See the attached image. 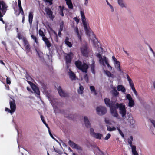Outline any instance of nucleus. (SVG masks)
I'll return each instance as SVG.
<instances>
[{
    "mask_svg": "<svg viewBox=\"0 0 155 155\" xmlns=\"http://www.w3.org/2000/svg\"><path fill=\"white\" fill-rule=\"evenodd\" d=\"M10 108L12 110V112L13 113L16 110V105L15 103V102L14 101H11L10 102Z\"/></svg>",
    "mask_w": 155,
    "mask_h": 155,
    "instance_id": "nucleus-22",
    "label": "nucleus"
},
{
    "mask_svg": "<svg viewBox=\"0 0 155 155\" xmlns=\"http://www.w3.org/2000/svg\"><path fill=\"white\" fill-rule=\"evenodd\" d=\"M117 129L118 130L119 134H120L122 137L124 138V135L121 130L120 129L119 127H117Z\"/></svg>",
    "mask_w": 155,
    "mask_h": 155,
    "instance_id": "nucleus-42",
    "label": "nucleus"
},
{
    "mask_svg": "<svg viewBox=\"0 0 155 155\" xmlns=\"http://www.w3.org/2000/svg\"><path fill=\"white\" fill-rule=\"evenodd\" d=\"M33 15V12L32 11H31L29 12L28 15V21L30 25H31L32 24Z\"/></svg>",
    "mask_w": 155,
    "mask_h": 155,
    "instance_id": "nucleus-21",
    "label": "nucleus"
},
{
    "mask_svg": "<svg viewBox=\"0 0 155 155\" xmlns=\"http://www.w3.org/2000/svg\"><path fill=\"white\" fill-rule=\"evenodd\" d=\"M84 5L86 6H88V0H84Z\"/></svg>",
    "mask_w": 155,
    "mask_h": 155,
    "instance_id": "nucleus-58",
    "label": "nucleus"
},
{
    "mask_svg": "<svg viewBox=\"0 0 155 155\" xmlns=\"http://www.w3.org/2000/svg\"><path fill=\"white\" fill-rule=\"evenodd\" d=\"M126 97L127 99L129 100L128 106L130 107H133L135 104L134 101L131 97V95L129 94H126Z\"/></svg>",
    "mask_w": 155,
    "mask_h": 155,
    "instance_id": "nucleus-14",
    "label": "nucleus"
},
{
    "mask_svg": "<svg viewBox=\"0 0 155 155\" xmlns=\"http://www.w3.org/2000/svg\"><path fill=\"white\" fill-rule=\"evenodd\" d=\"M11 26H10L7 25H5V28L6 31L10 30L11 28Z\"/></svg>",
    "mask_w": 155,
    "mask_h": 155,
    "instance_id": "nucleus-50",
    "label": "nucleus"
},
{
    "mask_svg": "<svg viewBox=\"0 0 155 155\" xmlns=\"http://www.w3.org/2000/svg\"><path fill=\"white\" fill-rule=\"evenodd\" d=\"M73 54L72 52H70L68 54H65L64 56V58L66 61V66L67 68L69 67V64L71 62L73 58Z\"/></svg>",
    "mask_w": 155,
    "mask_h": 155,
    "instance_id": "nucleus-7",
    "label": "nucleus"
},
{
    "mask_svg": "<svg viewBox=\"0 0 155 155\" xmlns=\"http://www.w3.org/2000/svg\"><path fill=\"white\" fill-rule=\"evenodd\" d=\"M39 34L40 36L42 37V39L46 37L43 31L41 29H40L39 31Z\"/></svg>",
    "mask_w": 155,
    "mask_h": 155,
    "instance_id": "nucleus-40",
    "label": "nucleus"
},
{
    "mask_svg": "<svg viewBox=\"0 0 155 155\" xmlns=\"http://www.w3.org/2000/svg\"><path fill=\"white\" fill-rule=\"evenodd\" d=\"M80 50L82 55L84 56H87L88 54L89 51L87 47V44H83L81 47Z\"/></svg>",
    "mask_w": 155,
    "mask_h": 155,
    "instance_id": "nucleus-11",
    "label": "nucleus"
},
{
    "mask_svg": "<svg viewBox=\"0 0 155 155\" xmlns=\"http://www.w3.org/2000/svg\"><path fill=\"white\" fill-rule=\"evenodd\" d=\"M115 107L117 109H117L119 108V113L121 115L123 119H124L126 116V108L125 105L123 104L122 103L118 104L116 103L115 105Z\"/></svg>",
    "mask_w": 155,
    "mask_h": 155,
    "instance_id": "nucleus-4",
    "label": "nucleus"
},
{
    "mask_svg": "<svg viewBox=\"0 0 155 155\" xmlns=\"http://www.w3.org/2000/svg\"><path fill=\"white\" fill-rule=\"evenodd\" d=\"M84 122L87 127L90 128L91 127V124L87 117L86 116H85L84 117Z\"/></svg>",
    "mask_w": 155,
    "mask_h": 155,
    "instance_id": "nucleus-24",
    "label": "nucleus"
},
{
    "mask_svg": "<svg viewBox=\"0 0 155 155\" xmlns=\"http://www.w3.org/2000/svg\"><path fill=\"white\" fill-rule=\"evenodd\" d=\"M112 59L114 62L115 68L117 70L121 73H123V71H121L120 69V62L117 61L114 56L112 57Z\"/></svg>",
    "mask_w": 155,
    "mask_h": 155,
    "instance_id": "nucleus-10",
    "label": "nucleus"
},
{
    "mask_svg": "<svg viewBox=\"0 0 155 155\" xmlns=\"http://www.w3.org/2000/svg\"><path fill=\"white\" fill-rule=\"evenodd\" d=\"M132 90H133V91L134 92V93L135 94L136 96H137V92L136 91V90L135 88L134 89Z\"/></svg>",
    "mask_w": 155,
    "mask_h": 155,
    "instance_id": "nucleus-63",
    "label": "nucleus"
},
{
    "mask_svg": "<svg viewBox=\"0 0 155 155\" xmlns=\"http://www.w3.org/2000/svg\"><path fill=\"white\" fill-rule=\"evenodd\" d=\"M74 32L77 34L78 39L80 42L82 41L81 36L82 35V33L81 31H79L78 29L77 26L74 27Z\"/></svg>",
    "mask_w": 155,
    "mask_h": 155,
    "instance_id": "nucleus-17",
    "label": "nucleus"
},
{
    "mask_svg": "<svg viewBox=\"0 0 155 155\" xmlns=\"http://www.w3.org/2000/svg\"><path fill=\"white\" fill-rule=\"evenodd\" d=\"M5 14H5H3L2 12V11H1V15H2V16H0V21H2L3 23V24H4L5 23L4 22V21H3V19L1 18V17L3 16V15H4Z\"/></svg>",
    "mask_w": 155,
    "mask_h": 155,
    "instance_id": "nucleus-49",
    "label": "nucleus"
},
{
    "mask_svg": "<svg viewBox=\"0 0 155 155\" xmlns=\"http://www.w3.org/2000/svg\"><path fill=\"white\" fill-rule=\"evenodd\" d=\"M69 38L68 37H66L65 41V43L69 47H71L72 46L71 43L69 41Z\"/></svg>",
    "mask_w": 155,
    "mask_h": 155,
    "instance_id": "nucleus-35",
    "label": "nucleus"
},
{
    "mask_svg": "<svg viewBox=\"0 0 155 155\" xmlns=\"http://www.w3.org/2000/svg\"><path fill=\"white\" fill-rule=\"evenodd\" d=\"M117 2L119 5L122 8H127V5L125 3L124 0H117Z\"/></svg>",
    "mask_w": 155,
    "mask_h": 155,
    "instance_id": "nucleus-23",
    "label": "nucleus"
},
{
    "mask_svg": "<svg viewBox=\"0 0 155 155\" xmlns=\"http://www.w3.org/2000/svg\"><path fill=\"white\" fill-rule=\"evenodd\" d=\"M112 95L116 97H117L119 94V92L117 91L115 87L112 88Z\"/></svg>",
    "mask_w": 155,
    "mask_h": 155,
    "instance_id": "nucleus-28",
    "label": "nucleus"
},
{
    "mask_svg": "<svg viewBox=\"0 0 155 155\" xmlns=\"http://www.w3.org/2000/svg\"><path fill=\"white\" fill-rule=\"evenodd\" d=\"M110 136H111V135L110 133L107 134L105 137V138L104 139L105 140H108L110 138Z\"/></svg>",
    "mask_w": 155,
    "mask_h": 155,
    "instance_id": "nucleus-46",
    "label": "nucleus"
},
{
    "mask_svg": "<svg viewBox=\"0 0 155 155\" xmlns=\"http://www.w3.org/2000/svg\"><path fill=\"white\" fill-rule=\"evenodd\" d=\"M95 151L97 153L100 155H104L103 152L100 150L97 146L95 147Z\"/></svg>",
    "mask_w": 155,
    "mask_h": 155,
    "instance_id": "nucleus-36",
    "label": "nucleus"
},
{
    "mask_svg": "<svg viewBox=\"0 0 155 155\" xmlns=\"http://www.w3.org/2000/svg\"><path fill=\"white\" fill-rule=\"evenodd\" d=\"M46 12L47 15L49 18L53 20L54 18V16L53 15V12L51 11V9L47 7L45 8V10Z\"/></svg>",
    "mask_w": 155,
    "mask_h": 155,
    "instance_id": "nucleus-15",
    "label": "nucleus"
},
{
    "mask_svg": "<svg viewBox=\"0 0 155 155\" xmlns=\"http://www.w3.org/2000/svg\"><path fill=\"white\" fill-rule=\"evenodd\" d=\"M48 131H49V134L50 135V136H51V137L53 139H54V140H56L57 141H58L56 140L54 138V137L53 136L52 134H51V132H50V130H48Z\"/></svg>",
    "mask_w": 155,
    "mask_h": 155,
    "instance_id": "nucleus-52",
    "label": "nucleus"
},
{
    "mask_svg": "<svg viewBox=\"0 0 155 155\" xmlns=\"http://www.w3.org/2000/svg\"><path fill=\"white\" fill-rule=\"evenodd\" d=\"M117 90L118 91H121L124 93L126 91L125 88L123 86L121 85H119L117 86Z\"/></svg>",
    "mask_w": 155,
    "mask_h": 155,
    "instance_id": "nucleus-25",
    "label": "nucleus"
},
{
    "mask_svg": "<svg viewBox=\"0 0 155 155\" xmlns=\"http://www.w3.org/2000/svg\"><path fill=\"white\" fill-rule=\"evenodd\" d=\"M28 83L31 86V87L34 93H35V95L37 97H39L40 94V91L38 87H37L33 83L30 81H27Z\"/></svg>",
    "mask_w": 155,
    "mask_h": 155,
    "instance_id": "nucleus-9",
    "label": "nucleus"
},
{
    "mask_svg": "<svg viewBox=\"0 0 155 155\" xmlns=\"http://www.w3.org/2000/svg\"><path fill=\"white\" fill-rule=\"evenodd\" d=\"M106 64V65H107V67L110 70H111L112 69V67L109 65V64L108 63V62H107Z\"/></svg>",
    "mask_w": 155,
    "mask_h": 155,
    "instance_id": "nucleus-56",
    "label": "nucleus"
},
{
    "mask_svg": "<svg viewBox=\"0 0 155 155\" xmlns=\"http://www.w3.org/2000/svg\"><path fill=\"white\" fill-rule=\"evenodd\" d=\"M68 144L72 148L76 149L78 150H81V147L71 140H69L68 142Z\"/></svg>",
    "mask_w": 155,
    "mask_h": 155,
    "instance_id": "nucleus-16",
    "label": "nucleus"
},
{
    "mask_svg": "<svg viewBox=\"0 0 155 155\" xmlns=\"http://www.w3.org/2000/svg\"><path fill=\"white\" fill-rule=\"evenodd\" d=\"M80 12L81 16V21L84 26L85 33L89 37L91 33L92 32V31L89 27L88 21L85 18L84 12L81 10Z\"/></svg>",
    "mask_w": 155,
    "mask_h": 155,
    "instance_id": "nucleus-2",
    "label": "nucleus"
},
{
    "mask_svg": "<svg viewBox=\"0 0 155 155\" xmlns=\"http://www.w3.org/2000/svg\"><path fill=\"white\" fill-rule=\"evenodd\" d=\"M59 8V11L60 15H61L63 17L64 16V14L63 13V10L64 8V7L63 6H59L58 7Z\"/></svg>",
    "mask_w": 155,
    "mask_h": 155,
    "instance_id": "nucleus-34",
    "label": "nucleus"
},
{
    "mask_svg": "<svg viewBox=\"0 0 155 155\" xmlns=\"http://www.w3.org/2000/svg\"><path fill=\"white\" fill-rule=\"evenodd\" d=\"M90 88L92 93H94V95H96L97 94V92L95 90V87L94 86H90Z\"/></svg>",
    "mask_w": 155,
    "mask_h": 155,
    "instance_id": "nucleus-37",
    "label": "nucleus"
},
{
    "mask_svg": "<svg viewBox=\"0 0 155 155\" xmlns=\"http://www.w3.org/2000/svg\"><path fill=\"white\" fill-rule=\"evenodd\" d=\"M42 40L45 42L47 48L48 50H50V47L51 46V45L48 38L46 37L42 38Z\"/></svg>",
    "mask_w": 155,
    "mask_h": 155,
    "instance_id": "nucleus-18",
    "label": "nucleus"
},
{
    "mask_svg": "<svg viewBox=\"0 0 155 155\" xmlns=\"http://www.w3.org/2000/svg\"><path fill=\"white\" fill-rule=\"evenodd\" d=\"M109 6L110 7V8L111 12H113L114 11V9L112 6L111 5H109Z\"/></svg>",
    "mask_w": 155,
    "mask_h": 155,
    "instance_id": "nucleus-59",
    "label": "nucleus"
},
{
    "mask_svg": "<svg viewBox=\"0 0 155 155\" xmlns=\"http://www.w3.org/2000/svg\"><path fill=\"white\" fill-rule=\"evenodd\" d=\"M30 34L31 35V38L35 42L36 44H38L39 42L37 38L31 33Z\"/></svg>",
    "mask_w": 155,
    "mask_h": 155,
    "instance_id": "nucleus-30",
    "label": "nucleus"
},
{
    "mask_svg": "<svg viewBox=\"0 0 155 155\" xmlns=\"http://www.w3.org/2000/svg\"><path fill=\"white\" fill-rule=\"evenodd\" d=\"M96 110L97 114L101 115L105 114L107 112L106 108L102 106H99L97 107Z\"/></svg>",
    "mask_w": 155,
    "mask_h": 155,
    "instance_id": "nucleus-13",
    "label": "nucleus"
},
{
    "mask_svg": "<svg viewBox=\"0 0 155 155\" xmlns=\"http://www.w3.org/2000/svg\"><path fill=\"white\" fill-rule=\"evenodd\" d=\"M76 21V22H77V24H78L79 21V20L78 18L77 17H74L73 18Z\"/></svg>",
    "mask_w": 155,
    "mask_h": 155,
    "instance_id": "nucleus-54",
    "label": "nucleus"
},
{
    "mask_svg": "<svg viewBox=\"0 0 155 155\" xmlns=\"http://www.w3.org/2000/svg\"><path fill=\"white\" fill-rule=\"evenodd\" d=\"M84 78L85 80L87 82H88V76L87 74H86L84 76Z\"/></svg>",
    "mask_w": 155,
    "mask_h": 155,
    "instance_id": "nucleus-53",
    "label": "nucleus"
},
{
    "mask_svg": "<svg viewBox=\"0 0 155 155\" xmlns=\"http://www.w3.org/2000/svg\"><path fill=\"white\" fill-rule=\"evenodd\" d=\"M37 52L39 57L40 58H41L42 57V53L40 51H37Z\"/></svg>",
    "mask_w": 155,
    "mask_h": 155,
    "instance_id": "nucleus-51",
    "label": "nucleus"
},
{
    "mask_svg": "<svg viewBox=\"0 0 155 155\" xmlns=\"http://www.w3.org/2000/svg\"><path fill=\"white\" fill-rule=\"evenodd\" d=\"M15 13L17 16H18L19 14V12H18L17 11H16L15 9Z\"/></svg>",
    "mask_w": 155,
    "mask_h": 155,
    "instance_id": "nucleus-64",
    "label": "nucleus"
},
{
    "mask_svg": "<svg viewBox=\"0 0 155 155\" xmlns=\"http://www.w3.org/2000/svg\"><path fill=\"white\" fill-rule=\"evenodd\" d=\"M66 1V4L68 6L69 8L72 9L73 8V4L71 0H65Z\"/></svg>",
    "mask_w": 155,
    "mask_h": 155,
    "instance_id": "nucleus-27",
    "label": "nucleus"
},
{
    "mask_svg": "<svg viewBox=\"0 0 155 155\" xmlns=\"http://www.w3.org/2000/svg\"><path fill=\"white\" fill-rule=\"evenodd\" d=\"M99 52L97 54L96 56L99 58V62L101 64H102L103 66H105V64H106L108 61V59L105 56H103L102 57L101 54L103 52V49L101 47H99L98 48Z\"/></svg>",
    "mask_w": 155,
    "mask_h": 155,
    "instance_id": "nucleus-3",
    "label": "nucleus"
},
{
    "mask_svg": "<svg viewBox=\"0 0 155 155\" xmlns=\"http://www.w3.org/2000/svg\"><path fill=\"white\" fill-rule=\"evenodd\" d=\"M57 90L60 96L61 97H65L67 96V94L63 91L61 86L58 87Z\"/></svg>",
    "mask_w": 155,
    "mask_h": 155,
    "instance_id": "nucleus-20",
    "label": "nucleus"
},
{
    "mask_svg": "<svg viewBox=\"0 0 155 155\" xmlns=\"http://www.w3.org/2000/svg\"><path fill=\"white\" fill-rule=\"evenodd\" d=\"M17 37L19 39H22L23 41V39L24 38H26L22 36L21 34L20 33H18L17 34Z\"/></svg>",
    "mask_w": 155,
    "mask_h": 155,
    "instance_id": "nucleus-43",
    "label": "nucleus"
},
{
    "mask_svg": "<svg viewBox=\"0 0 155 155\" xmlns=\"http://www.w3.org/2000/svg\"><path fill=\"white\" fill-rule=\"evenodd\" d=\"M18 7L21 6V0H18Z\"/></svg>",
    "mask_w": 155,
    "mask_h": 155,
    "instance_id": "nucleus-62",
    "label": "nucleus"
},
{
    "mask_svg": "<svg viewBox=\"0 0 155 155\" xmlns=\"http://www.w3.org/2000/svg\"><path fill=\"white\" fill-rule=\"evenodd\" d=\"M8 6L3 1H0V16H2L1 11L4 14L5 13Z\"/></svg>",
    "mask_w": 155,
    "mask_h": 155,
    "instance_id": "nucleus-12",
    "label": "nucleus"
},
{
    "mask_svg": "<svg viewBox=\"0 0 155 155\" xmlns=\"http://www.w3.org/2000/svg\"><path fill=\"white\" fill-rule=\"evenodd\" d=\"M25 78L27 80V81H29V80L31 81L32 79L31 77L28 74H26Z\"/></svg>",
    "mask_w": 155,
    "mask_h": 155,
    "instance_id": "nucleus-41",
    "label": "nucleus"
},
{
    "mask_svg": "<svg viewBox=\"0 0 155 155\" xmlns=\"http://www.w3.org/2000/svg\"><path fill=\"white\" fill-rule=\"evenodd\" d=\"M90 134L92 136H93L94 135V133H95L94 132V130L92 128H90Z\"/></svg>",
    "mask_w": 155,
    "mask_h": 155,
    "instance_id": "nucleus-47",
    "label": "nucleus"
},
{
    "mask_svg": "<svg viewBox=\"0 0 155 155\" xmlns=\"http://www.w3.org/2000/svg\"><path fill=\"white\" fill-rule=\"evenodd\" d=\"M63 25H60V29L59 31H62L63 30Z\"/></svg>",
    "mask_w": 155,
    "mask_h": 155,
    "instance_id": "nucleus-60",
    "label": "nucleus"
},
{
    "mask_svg": "<svg viewBox=\"0 0 155 155\" xmlns=\"http://www.w3.org/2000/svg\"><path fill=\"white\" fill-rule=\"evenodd\" d=\"M129 84L132 90L135 89L134 85L132 80L128 81Z\"/></svg>",
    "mask_w": 155,
    "mask_h": 155,
    "instance_id": "nucleus-39",
    "label": "nucleus"
},
{
    "mask_svg": "<svg viewBox=\"0 0 155 155\" xmlns=\"http://www.w3.org/2000/svg\"><path fill=\"white\" fill-rule=\"evenodd\" d=\"M126 77L127 79V80L128 81H130V80H131V79L130 78V77L128 75V74H127L126 75Z\"/></svg>",
    "mask_w": 155,
    "mask_h": 155,
    "instance_id": "nucleus-61",
    "label": "nucleus"
},
{
    "mask_svg": "<svg viewBox=\"0 0 155 155\" xmlns=\"http://www.w3.org/2000/svg\"><path fill=\"white\" fill-rule=\"evenodd\" d=\"M133 137L132 136H130L127 139V141L131 147L133 155H138L137 152L136 151V147L135 146L132 145V141Z\"/></svg>",
    "mask_w": 155,
    "mask_h": 155,
    "instance_id": "nucleus-8",
    "label": "nucleus"
},
{
    "mask_svg": "<svg viewBox=\"0 0 155 155\" xmlns=\"http://www.w3.org/2000/svg\"><path fill=\"white\" fill-rule=\"evenodd\" d=\"M69 75L70 79L72 80H75L76 78V76L74 73H73L71 70H70L69 73Z\"/></svg>",
    "mask_w": 155,
    "mask_h": 155,
    "instance_id": "nucleus-26",
    "label": "nucleus"
},
{
    "mask_svg": "<svg viewBox=\"0 0 155 155\" xmlns=\"http://www.w3.org/2000/svg\"><path fill=\"white\" fill-rule=\"evenodd\" d=\"M104 101L106 106L110 108V113L112 116L118 119H120V117L117 112V109L115 107L116 104L115 102H111L110 103V99L107 98H105Z\"/></svg>",
    "mask_w": 155,
    "mask_h": 155,
    "instance_id": "nucleus-1",
    "label": "nucleus"
},
{
    "mask_svg": "<svg viewBox=\"0 0 155 155\" xmlns=\"http://www.w3.org/2000/svg\"><path fill=\"white\" fill-rule=\"evenodd\" d=\"M123 119L125 123L127 122L128 123L129 125L131 127L133 128L134 127L135 121L131 115H128L125 117Z\"/></svg>",
    "mask_w": 155,
    "mask_h": 155,
    "instance_id": "nucleus-6",
    "label": "nucleus"
},
{
    "mask_svg": "<svg viewBox=\"0 0 155 155\" xmlns=\"http://www.w3.org/2000/svg\"><path fill=\"white\" fill-rule=\"evenodd\" d=\"M79 88L78 89V91L79 94H81L83 93L84 88L80 83L79 84Z\"/></svg>",
    "mask_w": 155,
    "mask_h": 155,
    "instance_id": "nucleus-32",
    "label": "nucleus"
},
{
    "mask_svg": "<svg viewBox=\"0 0 155 155\" xmlns=\"http://www.w3.org/2000/svg\"><path fill=\"white\" fill-rule=\"evenodd\" d=\"M45 2L47 4L48 3L50 5H51L52 4V0H44Z\"/></svg>",
    "mask_w": 155,
    "mask_h": 155,
    "instance_id": "nucleus-44",
    "label": "nucleus"
},
{
    "mask_svg": "<svg viewBox=\"0 0 155 155\" xmlns=\"http://www.w3.org/2000/svg\"><path fill=\"white\" fill-rule=\"evenodd\" d=\"M92 136L97 139H101L103 137V135L99 133H94V135Z\"/></svg>",
    "mask_w": 155,
    "mask_h": 155,
    "instance_id": "nucleus-29",
    "label": "nucleus"
},
{
    "mask_svg": "<svg viewBox=\"0 0 155 155\" xmlns=\"http://www.w3.org/2000/svg\"><path fill=\"white\" fill-rule=\"evenodd\" d=\"M75 64L77 68L81 70L83 72L86 73L88 68V66L86 64L82 63L78 60L75 62Z\"/></svg>",
    "mask_w": 155,
    "mask_h": 155,
    "instance_id": "nucleus-5",
    "label": "nucleus"
},
{
    "mask_svg": "<svg viewBox=\"0 0 155 155\" xmlns=\"http://www.w3.org/2000/svg\"><path fill=\"white\" fill-rule=\"evenodd\" d=\"M23 44L25 46V49L27 51L29 52L30 47L29 45L28 42L27 41L26 38H24L23 39Z\"/></svg>",
    "mask_w": 155,
    "mask_h": 155,
    "instance_id": "nucleus-19",
    "label": "nucleus"
},
{
    "mask_svg": "<svg viewBox=\"0 0 155 155\" xmlns=\"http://www.w3.org/2000/svg\"><path fill=\"white\" fill-rule=\"evenodd\" d=\"M5 111L8 112L9 113H12V110H10L9 109L7 108H5Z\"/></svg>",
    "mask_w": 155,
    "mask_h": 155,
    "instance_id": "nucleus-55",
    "label": "nucleus"
},
{
    "mask_svg": "<svg viewBox=\"0 0 155 155\" xmlns=\"http://www.w3.org/2000/svg\"><path fill=\"white\" fill-rule=\"evenodd\" d=\"M104 72L107 77L109 78H114V75L112 74L110 72L104 70Z\"/></svg>",
    "mask_w": 155,
    "mask_h": 155,
    "instance_id": "nucleus-31",
    "label": "nucleus"
},
{
    "mask_svg": "<svg viewBox=\"0 0 155 155\" xmlns=\"http://www.w3.org/2000/svg\"><path fill=\"white\" fill-rule=\"evenodd\" d=\"M150 121L155 128V121L153 120H150Z\"/></svg>",
    "mask_w": 155,
    "mask_h": 155,
    "instance_id": "nucleus-57",
    "label": "nucleus"
},
{
    "mask_svg": "<svg viewBox=\"0 0 155 155\" xmlns=\"http://www.w3.org/2000/svg\"><path fill=\"white\" fill-rule=\"evenodd\" d=\"M6 77H7V78H6V82H7V83L8 84H11L10 79L7 76H6Z\"/></svg>",
    "mask_w": 155,
    "mask_h": 155,
    "instance_id": "nucleus-48",
    "label": "nucleus"
},
{
    "mask_svg": "<svg viewBox=\"0 0 155 155\" xmlns=\"http://www.w3.org/2000/svg\"><path fill=\"white\" fill-rule=\"evenodd\" d=\"M107 130L109 131H114L116 129V128L114 127H111L107 125Z\"/></svg>",
    "mask_w": 155,
    "mask_h": 155,
    "instance_id": "nucleus-38",
    "label": "nucleus"
},
{
    "mask_svg": "<svg viewBox=\"0 0 155 155\" xmlns=\"http://www.w3.org/2000/svg\"><path fill=\"white\" fill-rule=\"evenodd\" d=\"M94 63L95 62L93 60L92 61V64L91 65V70L92 73L94 74H95L94 70Z\"/></svg>",
    "mask_w": 155,
    "mask_h": 155,
    "instance_id": "nucleus-33",
    "label": "nucleus"
},
{
    "mask_svg": "<svg viewBox=\"0 0 155 155\" xmlns=\"http://www.w3.org/2000/svg\"><path fill=\"white\" fill-rule=\"evenodd\" d=\"M19 13H21L22 15H24L23 10L22 7H19Z\"/></svg>",
    "mask_w": 155,
    "mask_h": 155,
    "instance_id": "nucleus-45",
    "label": "nucleus"
}]
</instances>
